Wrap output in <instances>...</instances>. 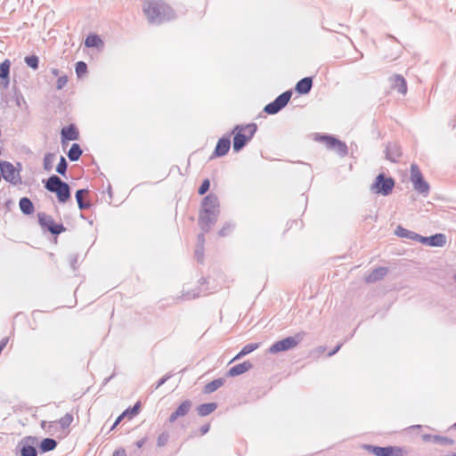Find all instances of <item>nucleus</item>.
<instances>
[{"mask_svg": "<svg viewBox=\"0 0 456 456\" xmlns=\"http://www.w3.org/2000/svg\"><path fill=\"white\" fill-rule=\"evenodd\" d=\"M219 214V200L214 194H209L203 199L200 214V224L202 229H209L214 224Z\"/></svg>", "mask_w": 456, "mask_h": 456, "instance_id": "1", "label": "nucleus"}, {"mask_svg": "<svg viewBox=\"0 0 456 456\" xmlns=\"http://www.w3.org/2000/svg\"><path fill=\"white\" fill-rule=\"evenodd\" d=\"M143 12L152 23L167 20L173 16L172 10L160 0H146Z\"/></svg>", "mask_w": 456, "mask_h": 456, "instance_id": "2", "label": "nucleus"}, {"mask_svg": "<svg viewBox=\"0 0 456 456\" xmlns=\"http://www.w3.org/2000/svg\"><path fill=\"white\" fill-rule=\"evenodd\" d=\"M256 131V124H248L245 126H236L232 134L233 137V150L235 151H240L246 143L250 141Z\"/></svg>", "mask_w": 456, "mask_h": 456, "instance_id": "3", "label": "nucleus"}, {"mask_svg": "<svg viewBox=\"0 0 456 456\" xmlns=\"http://www.w3.org/2000/svg\"><path fill=\"white\" fill-rule=\"evenodd\" d=\"M45 189L56 194L61 203L67 202L70 198V190L68 183L62 182L58 176L52 175L45 183Z\"/></svg>", "mask_w": 456, "mask_h": 456, "instance_id": "4", "label": "nucleus"}, {"mask_svg": "<svg viewBox=\"0 0 456 456\" xmlns=\"http://www.w3.org/2000/svg\"><path fill=\"white\" fill-rule=\"evenodd\" d=\"M303 339L301 333H297L294 336L287 337L283 339L274 342L268 349L272 354H279L296 348Z\"/></svg>", "mask_w": 456, "mask_h": 456, "instance_id": "5", "label": "nucleus"}, {"mask_svg": "<svg viewBox=\"0 0 456 456\" xmlns=\"http://www.w3.org/2000/svg\"><path fill=\"white\" fill-rule=\"evenodd\" d=\"M394 187L395 182L391 177H387L384 174H379L370 185V190L374 194L387 196L392 192Z\"/></svg>", "mask_w": 456, "mask_h": 456, "instance_id": "6", "label": "nucleus"}, {"mask_svg": "<svg viewBox=\"0 0 456 456\" xmlns=\"http://www.w3.org/2000/svg\"><path fill=\"white\" fill-rule=\"evenodd\" d=\"M19 168L15 167L11 162L1 161L0 170L3 178L12 184H18L21 182L20 178V164H18Z\"/></svg>", "mask_w": 456, "mask_h": 456, "instance_id": "7", "label": "nucleus"}, {"mask_svg": "<svg viewBox=\"0 0 456 456\" xmlns=\"http://www.w3.org/2000/svg\"><path fill=\"white\" fill-rule=\"evenodd\" d=\"M315 140L325 143L330 150L335 151L340 156L347 154V146L345 142L330 135H316Z\"/></svg>", "mask_w": 456, "mask_h": 456, "instance_id": "8", "label": "nucleus"}, {"mask_svg": "<svg viewBox=\"0 0 456 456\" xmlns=\"http://www.w3.org/2000/svg\"><path fill=\"white\" fill-rule=\"evenodd\" d=\"M411 181L414 186V189L424 195H428L429 192V185L424 180L421 172L417 165L412 164L411 166Z\"/></svg>", "mask_w": 456, "mask_h": 456, "instance_id": "9", "label": "nucleus"}, {"mask_svg": "<svg viewBox=\"0 0 456 456\" xmlns=\"http://www.w3.org/2000/svg\"><path fill=\"white\" fill-rule=\"evenodd\" d=\"M291 92L286 91L281 95H279L273 102L267 104L265 107V111L268 114H276L279 112L283 107H285L291 97Z\"/></svg>", "mask_w": 456, "mask_h": 456, "instance_id": "10", "label": "nucleus"}, {"mask_svg": "<svg viewBox=\"0 0 456 456\" xmlns=\"http://www.w3.org/2000/svg\"><path fill=\"white\" fill-rule=\"evenodd\" d=\"M38 220L41 226L48 229L53 234H60L65 231V228L62 224H55L53 219L45 213L38 214Z\"/></svg>", "mask_w": 456, "mask_h": 456, "instance_id": "11", "label": "nucleus"}, {"mask_svg": "<svg viewBox=\"0 0 456 456\" xmlns=\"http://www.w3.org/2000/svg\"><path fill=\"white\" fill-rule=\"evenodd\" d=\"M371 452L376 456H405L407 452L403 447L398 446H387L379 447L375 446L371 448Z\"/></svg>", "mask_w": 456, "mask_h": 456, "instance_id": "12", "label": "nucleus"}, {"mask_svg": "<svg viewBox=\"0 0 456 456\" xmlns=\"http://www.w3.org/2000/svg\"><path fill=\"white\" fill-rule=\"evenodd\" d=\"M419 242L430 247L442 248L446 244V237L443 233H436L429 237L419 235Z\"/></svg>", "mask_w": 456, "mask_h": 456, "instance_id": "13", "label": "nucleus"}, {"mask_svg": "<svg viewBox=\"0 0 456 456\" xmlns=\"http://www.w3.org/2000/svg\"><path fill=\"white\" fill-rule=\"evenodd\" d=\"M10 69H11V61L6 59L3 62L0 63V79L1 86L4 88H7L10 85Z\"/></svg>", "mask_w": 456, "mask_h": 456, "instance_id": "14", "label": "nucleus"}, {"mask_svg": "<svg viewBox=\"0 0 456 456\" xmlns=\"http://www.w3.org/2000/svg\"><path fill=\"white\" fill-rule=\"evenodd\" d=\"M191 408V402L189 400L183 401L169 417L171 423L175 422L178 418L185 416Z\"/></svg>", "mask_w": 456, "mask_h": 456, "instance_id": "15", "label": "nucleus"}, {"mask_svg": "<svg viewBox=\"0 0 456 456\" xmlns=\"http://www.w3.org/2000/svg\"><path fill=\"white\" fill-rule=\"evenodd\" d=\"M73 421V416L70 413H66L57 422L53 423L52 427L55 431H65L69 428Z\"/></svg>", "mask_w": 456, "mask_h": 456, "instance_id": "16", "label": "nucleus"}, {"mask_svg": "<svg viewBox=\"0 0 456 456\" xmlns=\"http://www.w3.org/2000/svg\"><path fill=\"white\" fill-rule=\"evenodd\" d=\"M85 45L88 48H96L101 50L103 48L104 43L102 39L96 34H90L85 40Z\"/></svg>", "mask_w": 456, "mask_h": 456, "instance_id": "17", "label": "nucleus"}, {"mask_svg": "<svg viewBox=\"0 0 456 456\" xmlns=\"http://www.w3.org/2000/svg\"><path fill=\"white\" fill-rule=\"evenodd\" d=\"M393 87L397 90L403 95L407 93V83L403 77L400 75H394L391 77Z\"/></svg>", "mask_w": 456, "mask_h": 456, "instance_id": "18", "label": "nucleus"}, {"mask_svg": "<svg viewBox=\"0 0 456 456\" xmlns=\"http://www.w3.org/2000/svg\"><path fill=\"white\" fill-rule=\"evenodd\" d=\"M395 234L400 238H404L418 242L419 240V234L412 231L407 230L400 225L397 226L396 229L395 230Z\"/></svg>", "mask_w": 456, "mask_h": 456, "instance_id": "19", "label": "nucleus"}, {"mask_svg": "<svg viewBox=\"0 0 456 456\" xmlns=\"http://www.w3.org/2000/svg\"><path fill=\"white\" fill-rule=\"evenodd\" d=\"M401 150L395 144H389L386 150V158L391 162H397L401 157Z\"/></svg>", "mask_w": 456, "mask_h": 456, "instance_id": "20", "label": "nucleus"}, {"mask_svg": "<svg viewBox=\"0 0 456 456\" xmlns=\"http://www.w3.org/2000/svg\"><path fill=\"white\" fill-rule=\"evenodd\" d=\"M251 368L252 364L249 362H243L242 363L232 367L228 371V375L231 377L239 376L240 374L247 372Z\"/></svg>", "mask_w": 456, "mask_h": 456, "instance_id": "21", "label": "nucleus"}, {"mask_svg": "<svg viewBox=\"0 0 456 456\" xmlns=\"http://www.w3.org/2000/svg\"><path fill=\"white\" fill-rule=\"evenodd\" d=\"M231 147V142L228 138H222L217 142L215 149V155L217 157L225 155Z\"/></svg>", "mask_w": 456, "mask_h": 456, "instance_id": "22", "label": "nucleus"}, {"mask_svg": "<svg viewBox=\"0 0 456 456\" xmlns=\"http://www.w3.org/2000/svg\"><path fill=\"white\" fill-rule=\"evenodd\" d=\"M387 273V269L386 267L376 268L366 277V281L368 282H376L383 279Z\"/></svg>", "mask_w": 456, "mask_h": 456, "instance_id": "23", "label": "nucleus"}, {"mask_svg": "<svg viewBox=\"0 0 456 456\" xmlns=\"http://www.w3.org/2000/svg\"><path fill=\"white\" fill-rule=\"evenodd\" d=\"M312 83L311 77H304L297 83L296 91L302 94H307L312 88Z\"/></svg>", "mask_w": 456, "mask_h": 456, "instance_id": "24", "label": "nucleus"}, {"mask_svg": "<svg viewBox=\"0 0 456 456\" xmlns=\"http://www.w3.org/2000/svg\"><path fill=\"white\" fill-rule=\"evenodd\" d=\"M61 137H62V141H64V140L74 141L78 138V132L74 126H69L67 127L62 128Z\"/></svg>", "mask_w": 456, "mask_h": 456, "instance_id": "25", "label": "nucleus"}, {"mask_svg": "<svg viewBox=\"0 0 456 456\" xmlns=\"http://www.w3.org/2000/svg\"><path fill=\"white\" fill-rule=\"evenodd\" d=\"M216 408L217 404L216 403H208L200 405L197 411L200 416L204 417L212 413Z\"/></svg>", "mask_w": 456, "mask_h": 456, "instance_id": "26", "label": "nucleus"}, {"mask_svg": "<svg viewBox=\"0 0 456 456\" xmlns=\"http://www.w3.org/2000/svg\"><path fill=\"white\" fill-rule=\"evenodd\" d=\"M19 206L20 210L26 215H29L34 211V206L28 198H21Z\"/></svg>", "mask_w": 456, "mask_h": 456, "instance_id": "27", "label": "nucleus"}, {"mask_svg": "<svg viewBox=\"0 0 456 456\" xmlns=\"http://www.w3.org/2000/svg\"><path fill=\"white\" fill-rule=\"evenodd\" d=\"M258 347H259V344H257V343H252V344L246 345L245 346H243V348L240 350V352L232 359V361L238 360V359L250 354L251 352L255 351Z\"/></svg>", "mask_w": 456, "mask_h": 456, "instance_id": "28", "label": "nucleus"}, {"mask_svg": "<svg viewBox=\"0 0 456 456\" xmlns=\"http://www.w3.org/2000/svg\"><path fill=\"white\" fill-rule=\"evenodd\" d=\"M82 154V151L77 143H73L68 152V157L71 161L77 160Z\"/></svg>", "mask_w": 456, "mask_h": 456, "instance_id": "29", "label": "nucleus"}, {"mask_svg": "<svg viewBox=\"0 0 456 456\" xmlns=\"http://www.w3.org/2000/svg\"><path fill=\"white\" fill-rule=\"evenodd\" d=\"M57 444L55 440L52 438H45L40 444V449L42 452H49L53 450L56 447Z\"/></svg>", "mask_w": 456, "mask_h": 456, "instance_id": "30", "label": "nucleus"}, {"mask_svg": "<svg viewBox=\"0 0 456 456\" xmlns=\"http://www.w3.org/2000/svg\"><path fill=\"white\" fill-rule=\"evenodd\" d=\"M55 160V155L53 153H46L44 157V168L46 171H51L53 167Z\"/></svg>", "mask_w": 456, "mask_h": 456, "instance_id": "31", "label": "nucleus"}, {"mask_svg": "<svg viewBox=\"0 0 456 456\" xmlns=\"http://www.w3.org/2000/svg\"><path fill=\"white\" fill-rule=\"evenodd\" d=\"M87 191L86 190H78L77 192H76V200H77V205H78V208L80 209H85V208H88L90 207V205L88 203H84L83 201V194L86 193Z\"/></svg>", "mask_w": 456, "mask_h": 456, "instance_id": "32", "label": "nucleus"}, {"mask_svg": "<svg viewBox=\"0 0 456 456\" xmlns=\"http://www.w3.org/2000/svg\"><path fill=\"white\" fill-rule=\"evenodd\" d=\"M24 61H25V63L32 69L36 70L38 69L39 59L37 56H36V55L27 56V57H25Z\"/></svg>", "mask_w": 456, "mask_h": 456, "instance_id": "33", "label": "nucleus"}, {"mask_svg": "<svg viewBox=\"0 0 456 456\" xmlns=\"http://www.w3.org/2000/svg\"><path fill=\"white\" fill-rule=\"evenodd\" d=\"M222 385H223V380L222 379L213 380L212 382H210L208 385H206L205 392L206 393H212V392L216 391L217 388H219Z\"/></svg>", "mask_w": 456, "mask_h": 456, "instance_id": "34", "label": "nucleus"}, {"mask_svg": "<svg viewBox=\"0 0 456 456\" xmlns=\"http://www.w3.org/2000/svg\"><path fill=\"white\" fill-rule=\"evenodd\" d=\"M21 456H37V450L32 445L25 444L21 448Z\"/></svg>", "mask_w": 456, "mask_h": 456, "instance_id": "35", "label": "nucleus"}, {"mask_svg": "<svg viewBox=\"0 0 456 456\" xmlns=\"http://www.w3.org/2000/svg\"><path fill=\"white\" fill-rule=\"evenodd\" d=\"M199 296H200L199 291H196V289H191V290L184 291L182 294L181 297L183 300H190V299H194V298L198 297Z\"/></svg>", "mask_w": 456, "mask_h": 456, "instance_id": "36", "label": "nucleus"}, {"mask_svg": "<svg viewBox=\"0 0 456 456\" xmlns=\"http://www.w3.org/2000/svg\"><path fill=\"white\" fill-rule=\"evenodd\" d=\"M87 72V66L84 61H78L76 64V73L77 77H81Z\"/></svg>", "mask_w": 456, "mask_h": 456, "instance_id": "37", "label": "nucleus"}, {"mask_svg": "<svg viewBox=\"0 0 456 456\" xmlns=\"http://www.w3.org/2000/svg\"><path fill=\"white\" fill-rule=\"evenodd\" d=\"M66 170H67V162H66V159L64 157H61L60 159V162L58 163L57 165V167H56V171L60 174V175H65L66 173Z\"/></svg>", "mask_w": 456, "mask_h": 456, "instance_id": "38", "label": "nucleus"}, {"mask_svg": "<svg viewBox=\"0 0 456 456\" xmlns=\"http://www.w3.org/2000/svg\"><path fill=\"white\" fill-rule=\"evenodd\" d=\"M139 408H140V403H136L133 408H128L126 411H124L123 412H126V416H129L132 418L138 414Z\"/></svg>", "mask_w": 456, "mask_h": 456, "instance_id": "39", "label": "nucleus"}, {"mask_svg": "<svg viewBox=\"0 0 456 456\" xmlns=\"http://www.w3.org/2000/svg\"><path fill=\"white\" fill-rule=\"evenodd\" d=\"M67 83H68V77L66 75L59 76L57 84H56V88L58 90H61L67 85Z\"/></svg>", "mask_w": 456, "mask_h": 456, "instance_id": "40", "label": "nucleus"}, {"mask_svg": "<svg viewBox=\"0 0 456 456\" xmlns=\"http://www.w3.org/2000/svg\"><path fill=\"white\" fill-rule=\"evenodd\" d=\"M168 440V435L167 433H162L158 436L157 444L161 447L164 446Z\"/></svg>", "mask_w": 456, "mask_h": 456, "instance_id": "41", "label": "nucleus"}, {"mask_svg": "<svg viewBox=\"0 0 456 456\" xmlns=\"http://www.w3.org/2000/svg\"><path fill=\"white\" fill-rule=\"evenodd\" d=\"M209 186H210L209 180L208 179L204 180L203 183H201L200 187L199 188V193L200 195H203L204 193H206L208 191Z\"/></svg>", "mask_w": 456, "mask_h": 456, "instance_id": "42", "label": "nucleus"}, {"mask_svg": "<svg viewBox=\"0 0 456 456\" xmlns=\"http://www.w3.org/2000/svg\"><path fill=\"white\" fill-rule=\"evenodd\" d=\"M433 440L435 442H439V443H443V444H453L452 440L446 438V437L439 436H433Z\"/></svg>", "mask_w": 456, "mask_h": 456, "instance_id": "43", "label": "nucleus"}, {"mask_svg": "<svg viewBox=\"0 0 456 456\" xmlns=\"http://www.w3.org/2000/svg\"><path fill=\"white\" fill-rule=\"evenodd\" d=\"M125 417H126V412H122V414H120V415L117 418L116 421L114 422V424H113V426H112V428H111V429H114V428H116V427H117V426L121 422V420H122Z\"/></svg>", "mask_w": 456, "mask_h": 456, "instance_id": "44", "label": "nucleus"}, {"mask_svg": "<svg viewBox=\"0 0 456 456\" xmlns=\"http://www.w3.org/2000/svg\"><path fill=\"white\" fill-rule=\"evenodd\" d=\"M209 428H210V425L209 424H205L203 425L201 428H200V432L202 435L204 434H207L208 431H209Z\"/></svg>", "mask_w": 456, "mask_h": 456, "instance_id": "45", "label": "nucleus"}, {"mask_svg": "<svg viewBox=\"0 0 456 456\" xmlns=\"http://www.w3.org/2000/svg\"><path fill=\"white\" fill-rule=\"evenodd\" d=\"M112 456H126V452L124 449H118L113 452Z\"/></svg>", "mask_w": 456, "mask_h": 456, "instance_id": "46", "label": "nucleus"}, {"mask_svg": "<svg viewBox=\"0 0 456 456\" xmlns=\"http://www.w3.org/2000/svg\"><path fill=\"white\" fill-rule=\"evenodd\" d=\"M21 102H24V98H23V96H22L20 94H19L16 96V104H17L18 106H20V105H21Z\"/></svg>", "mask_w": 456, "mask_h": 456, "instance_id": "47", "label": "nucleus"}, {"mask_svg": "<svg viewBox=\"0 0 456 456\" xmlns=\"http://www.w3.org/2000/svg\"><path fill=\"white\" fill-rule=\"evenodd\" d=\"M8 338H4L1 341H0V349H4L5 347V346L7 345L8 343Z\"/></svg>", "mask_w": 456, "mask_h": 456, "instance_id": "48", "label": "nucleus"}, {"mask_svg": "<svg viewBox=\"0 0 456 456\" xmlns=\"http://www.w3.org/2000/svg\"><path fill=\"white\" fill-rule=\"evenodd\" d=\"M146 440H147L146 438H142V439L139 440V441L136 443V446H137L138 448L142 447V446H143V444L146 443Z\"/></svg>", "mask_w": 456, "mask_h": 456, "instance_id": "49", "label": "nucleus"}, {"mask_svg": "<svg viewBox=\"0 0 456 456\" xmlns=\"http://www.w3.org/2000/svg\"><path fill=\"white\" fill-rule=\"evenodd\" d=\"M51 72L52 74L54 76V77H58L59 76V70L57 69H51Z\"/></svg>", "mask_w": 456, "mask_h": 456, "instance_id": "50", "label": "nucleus"}, {"mask_svg": "<svg viewBox=\"0 0 456 456\" xmlns=\"http://www.w3.org/2000/svg\"><path fill=\"white\" fill-rule=\"evenodd\" d=\"M339 348H340V346H337V347H336L335 349H333V351H332V352H330V353L329 354V355H330V356L333 355L334 354H336V353L339 350Z\"/></svg>", "mask_w": 456, "mask_h": 456, "instance_id": "51", "label": "nucleus"}, {"mask_svg": "<svg viewBox=\"0 0 456 456\" xmlns=\"http://www.w3.org/2000/svg\"><path fill=\"white\" fill-rule=\"evenodd\" d=\"M167 379V378H163L161 379L159 381V384H158V387H160L161 385H163L166 380Z\"/></svg>", "mask_w": 456, "mask_h": 456, "instance_id": "52", "label": "nucleus"}, {"mask_svg": "<svg viewBox=\"0 0 456 456\" xmlns=\"http://www.w3.org/2000/svg\"><path fill=\"white\" fill-rule=\"evenodd\" d=\"M422 437H423V439L425 441H428L430 439H433V436H431L430 435H424Z\"/></svg>", "mask_w": 456, "mask_h": 456, "instance_id": "53", "label": "nucleus"}, {"mask_svg": "<svg viewBox=\"0 0 456 456\" xmlns=\"http://www.w3.org/2000/svg\"><path fill=\"white\" fill-rule=\"evenodd\" d=\"M224 229H222V230L220 231V234H221V235H224Z\"/></svg>", "mask_w": 456, "mask_h": 456, "instance_id": "54", "label": "nucleus"}, {"mask_svg": "<svg viewBox=\"0 0 456 456\" xmlns=\"http://www.w3.org/2000/svg\"><path fill=\"white\" fill-rule=\"evenodd\" d=\"M453 279L456 281V273L454 274Z\"/></svg>", "mask_w": 456, "mask_h": 456, "instance_id": "55", "label": "nucleus"}, {"mask_svg": "<svg viewBox=\"0 0 456 456\" xmlns=\"http://www.w3.org/2000/svg\"><path fill=\"white\" fill-rule=\"evenodd\" d=\"M454 428H456V423L453 425Z\"/></svg>", "mask_w": 456, "mask_h": 456, "instance_id": "56", "label": "nucleus"}]
</instances>
